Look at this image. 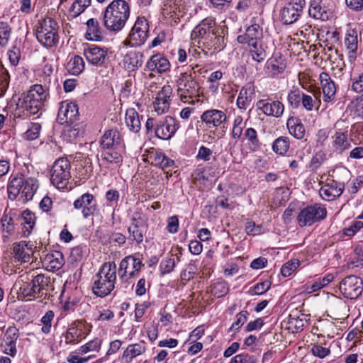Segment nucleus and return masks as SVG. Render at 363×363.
I'll return each mask as SVG.
<instances>
[{
    "label": "nucleus",
    "mask_w": 363,
    "mask_h": 363,
    "mask_svg": "<svg viewBox=\"0 0 363 363\" xmlns=\"http://www.w3.org/2000/svg\"><path fill=\"white\" fill-rule=\"evenodd\" d=\"M130 15L129 4L125 0H113L102 13L104 27L111 32H119L125 26Z\"/></svg>",
    "instance_id": "nucleus-1"
},
{
    "label": "nucleus",
    "mask_w": 363,
    "mask_h": 363,
    "mask_svg": "<svg viewBox=\"0 0 363 363\" xmlns=\"http://www.w3.org/2000/svg\"><path fill=\"white\" fill-rule=\"evenodd\" d=\"M38 188V182L34 177H25L20 172L12 175L7 186L8 197L15 200L21 194L23 202L31 200Z\"/></svg>",
    "instance_id": "nucleus-2"
},
{
    "label": "nucleus",
    "mask_w": 363,
    "mask_h": 363,
    "mask_svg": "<svg viewBox=\"0 0 363 363\" xmlns=\"http://www.w3.org/2000/svg\"><path fill=\"white\" fill-rule=\"evenodd\" d=\"M116 264L114 262L104 263L94 277L92 291L99 297H105L115 288L116 281Z\"/></svg>",
    "instance_id": "nucleus-3"
},
{
    "label": "nucleus",
    "mask_w": 363,
    "mask_h": 363,
    "mask_svg": "<svg viewBox=\"0 0 363 363\" xmlns=\"http://www.w3.org/2000/svg\"><path fill=\"white\" fill-rule=\"evenodd\" d=\"M58 30L57 21L52 18L46 17L40 21L36 26V38L45 47L54 46L59 40Z\"/></svg>",
    "instance_id": "nucleus-4"
},
{
    "label": "nucleus",
    "mask_w": 363,
    "mask_h": 363,
    "mask_svg": "<svg viewBox=\"0 0 363 363\" xmlns=\"http://www.w3.org/2000/svg\"><path fill=\"white\" fill-rule=\"evenodd\" d=\"M70 162L67 157H60L55 161L50 170V182L57 189H64L71 178Z\"/></svg>",
    "instance_id": "nucleus-5"
},
{
    "label": "nucleus",
    "mask_w": 363,
    "mask_h": 363,
    "mask_svg": "<svg viewBox=\"0 0 363 363\" xmlns=\"http://www.w3.org/2000/svg\"><path fill=\"white\" fill-rule=\"evenodd\" d=\"M177 94L182 101L193 98L198 95L200 86L191 72H182L176 81Z\"/></svg>",
    "instance_id": "nucleus-6"
},
{
    "label": "nucleus",
    "mask_w": 363,
    "mask_h": 363,
    "mask_svg": "<svg viewBox=\"0 0 363 363\" xmlns=\"http://www.w3.org/2000/svg\"><path fill=\"white\" fill-rule=\"evenodd\" d=\"M326 216V208L315 203L301 209L297 216V222L300 227L311 226L323 220Z\"/></svg>",
    "instance_id": "nucleus-7"
},
{
    "label": "nucleus",
    "mask_w": 363,
    "mask_h": 363,
    "mask_svg": "<svg viewBox=\"0 0 363 363\" xmlns=\"http://www.w3.org/2000/svg\"><path fill=\"white\" fill-rule=\"evenodd\" d=\"M149 32V24L145 17H138L132 28L129 35L123 43L131 47L140 46L145 43Z\"/></svg>",
    "instance_id": "nucleus-8"
},
{
    "label": "nucleus",
    "mask_w": 363,
    "mask_h": 363,
    "mask_svg": "<svg viewBox=\"0 0 363 363\" xmlns=\"http://www.w3.org/2000/svg\"><path fill=\"white\" fill-rule=\"evenodd\" d=\"M92 325L85 320L73 322L65 335V342L70 345L79 343L91 330Z\"/></svg>",
    "instance_id": "nucleus-9"
},
{
    "label": "nucleus",
    "mask_w": 363,
    "mask_h": 363,
    "mask_svg": "<svg viewBox=\"0 0 363 363\" xmlns=\"http://www.w3.org/2000/svg\"><path fill=\"white\" fill-rule=\"evenodd\" d=\"M306 5L305 0H290L280 11V18L282 23L290 25L297 21L302 15Z\"/></svg>",
    "instance_id": "nucleus-10"
},
{
    "label": "nucleus",
    "mask_w": 363,
    "mask_h": 363,
    "mask_svg": "<svg viewBox=\"0 0 363 363\" xmlns=\"http://www.w3.org/2000/svg\"><path fill=\"white\" fill-rule=\"evenodd\" d=\"M339 289L345 298L355 299L363 291V281L359 277L350 275L342 280Z\"/></svg>",
    "instance_id": "nucleus-11"
},
{
    "label": "nucleus",
    "mask_w": 363,
    "mask_h": 363,
    "mask_svg": "<svg viewBox=\"0 0 363 363\" xmlns=\"http://www.w3.org/2000/svg\"><path fill=\"white\" fill-rule=\"evenodd\" d=\"M179 128V123L173 117L167 116L160 119L155 128V135L162 140L172 138Z\"/></svg>",
    "instance_id": "nucleus-12"
},
{
    "label": "nucleus",
    "mask_w": 363,
    "mask_h": 363,
    "mask_svg": "<svg viewBox=\"0 0 363 363\" xmlns=\"http://www.w3.org/2000/svg\"><path fill=\"white\" fill-rule=\"evenodd\" d=\"M143 266L140 259L129 255L124 257L120 262L118 275L121 279H131L137 276Z\"/></svg>",
    "instance_id": "nucleus-13"
},
{
    "label": "nucleus",
    "mask_w": 363,
    "mask_h": 363,
    "mask_svg": "<svg viewBox=\"0 0 363 363\" xmlns=\"http://www.w3.org/2000/svg\"><path fill=\"white\" fill-rule=\"evenodd\" d=\"M345 121H337L334 128L336 129L335 134L332 136L333 146L339 153H342L348 150L351 145L348 140V127H343Z\"/></svg>",
    "instance_id": "nucleus-14"
},
{
    "label": "nucleus",
    "mask_w": 363,
    "mask_h": 363,
    "mask_svg": "<svg viewBox=\"0 0 363 363\" xmlns=\"http://www.w3.org/2000/svg\"><path fill=\"white\" fill-rule=\"evenodd\" d=\"M43 104L39 102L38 100L31 99L26 95L14 112V117L16 118L26 119L31 115H35L39 112L43 107Z\"/></svg>",
    "instance_id": "nucleus-15"
},
{
    "label": "nucleus",
    "mask_w": 363,
    "mask_h": 363,
    "mask_svg": "<svg viewBox=\"0 0 363 363\" xmlns=\"http://www.w3.org/2000/svg\"><path fill=\"white\" fill-rule=\"evenodd\" d=\"M73 206L75 209L82 210V216L85 218L97 214L99 211L96 201L94 196L89 193H85L76 199Z\"/></svg>",
    "instance_id": "nucleus-16"
},
{
    "label": "nucleus",
    "mask_w": 363,
    "mask_h": 363,
    "mask_svg": "<svg viewBox=\"0 0 363 363\" xmlns=\"http://www.w3.org/2000/svg\"><path fill=\"white\" fill-rule=\"evenodd\" d=\"M79 118L78 107L75 103L65 101L60 103L57 120L61 124L70 125Z\"/></svg>",
    "instance_id": "nucleus-17"
},
{
    "label": "nucleus",
    "mask_w": 363,
    "mask_h": 363,
    "mask_svg": "<svg viewBox=\"0 0 363 363\" xmlns=\"http://www.w3.org/2000/svg\"><path fill=\"white\" fill-rule=\"evenodd\" d=\"M218 28L215 18L207 17L194 28L191 33V38H199L198 43H201L206 40V38H208L212 33H215Z\"/></svg>",
    "instance_id": "nucleus-18"
},
{
    "label": "nucleus",
    "mask_w": 363,
    "mask_h": 363,
    "mask_svg": "<svg viewBox=\"0 0 363 363\" xmlns=\"http://www.w3.org/2000/svg\"><path fill=\"white\" fill-rule=\"evenodd\" d=\"M131 224L128 228L129 233L128 239L140 245L143 242L146 233V227L144 224V220L140 214H135L131 218Z\"/></svg>",
    "instance_id": "nucleus-19"
},
{
    "label": "nucleus",
    "mask_w": 363,
    "mask_h": 363,
    "mask_svg": "<svg viewBox=\"0 0 363 363\" xmlns=\"http://www.w3.org/2000/svg\"><path fill=\"white\" fill-rule=\"evenodd\" d=\"M258 109L267 116L280 118L284 112V105L279 101L260 99L257 103Z\"/></svg>",
    "instance_id": "nucleus-20"
},
{
    "label": "nucleus",
    "mask_w": 363,
    "mask_h": 363,
    "mask_svg": "<svg viewBox=\"0 0 363 363\" xmlns=\"http://www.w3.org/2000/svg\"><path fill=\"white\" fill-rule=\"evenodd\" d=\"M84 55L89 64L97 67L104 65L109 58L107 50L95 45L84 49Z\"/></svg>",
    "instance_id": "nucleus-21"
},
{
    "label": "nucleus",
    "mask_w": 363,
    "mask_h": 363,
    "mask_svg": "<svg viewBox=\"0 0 363 363\" xmlns=\"http://www.w3.org/2000/svg\"><path fill=\"white\" fill-rule=\"evenodd\" d=\"M37 298H49L50 291L54 290L53 281L50 277L39 274L33 278Z\"/></svg>",
    "instance_id": "nucleus-22"
},
{
    "label": "nucleus",
    "mask_w": 363,
    "mask_h": 363,
    "mask_svg": "<svg viewBox=\"0 0 363 363\" xmlns=\"http://www.w3.org/2000/svg\"><path fill=\"white\" fill-rule=\"evenodd\" d=\"M171 94L172 89L170 86H164L162 90L157 93L153 102L154 109L157 115L165 113L169 110Z\"/></svg>",
    "instance_id": "nucleus-23"
},
{
    "label": "nucleus",
    "mask_w": 363,
    "mask_h": 363,
    "mask_svg": "<svg viewBox=\"0 0 363 363\" xmlns=\"http://www.w3.org/2000/svg\"><path fill=\"white\" fill-rule=\"evenodd\" d=\"M263 40V30L259 24L248 26L245 32L238 36L237 41L240 44H251Z\"/></svg>",
    "instance_id": "nucleus-24"
},
{
    "label": "nucleus",
    "mask_w": 363,
    "mask_h": 363,
    "mask_svg": "<svg viewBox=\"0 0 363 363\" xmlns=\"http://www.w3.org/2000/svg\"><path fill=\"white\" fill-rule=\"evenodd\" d=\"M344 190V186L341 183L332 180L323 186L319 190L320 197L325 201H333L336 197L340 196Z\"/></svg>",
    "instance_id": "nucleus-25"
},
{
    "label": "nucleus",
    "mask_w": 363,
    "mask_h": 363,
    "mask_svg": "<svg viewBox=\"0 0 363 363\" xmlns=\"http://www.w3.org/2000/svg\"><path fill=\"white\" fill-rule=\"evenodd\" d=\"M225 113L220 110L211 109L203 113L201 119L209 128L219 126L226 120Z\"/></svg>",
    "instance_id": "nucleus-26"
},
{
    "label": "nucleus",
    "mask_w": 363,
    "mask_h": 363,
    "mask_svg": "<svg viewBox=\"0 0 363 363\" xmlns=\"http://www.w3.org/2000/svg\"><path fill=\"white\" fill-rule=\"evenodd\" d=\"M319 79L323 93L325 102H330L334 100L336 94V86L330 75L325 72L320 74Z\"/></svg>",
    "instance_id": "nucleus-27"
},
{
    "label": "nucleus",
    "mask_w": 363,
    "mask_h": 363,
    "mask_svg": "<svg viewBox=\"0 0 363 363\" xmlns=\"http://www.w3.org/2000/svg\"><path fill=\"white\" fill-rule=\"evenodd\" d=\"M43 266L49 271L59 270L65 264L62 253L60 251H53L46 254L42 259Z\"/></svg>",
    "instance_id": "nucleus-28"
},
{
    "label": "nucleus",
    "mask_w": 363,
    "mask_h": 363,
    "mask_svg": "<svg viewBox=\"0 0 363 363\" xmlns=\"http://www.w3.org/2000/svg\"><path fill=\"white\" fill-rule=\"evenodd\" d=\"M146 67L151 72L163 73L170 68L169 60L161 54H155L150 57L146 63Z\"/></svg>",
    "instance_id": "nucleus-29"
},
{
    "label": "nucleus",
    "mask_w": 363,
    "mask_h": 363,
    "mask_svg": "<svg viewBox=\"0 0 363 363\" xmlns=\"http://www.w3.org/2000/svg\"><path fill=\"white\" fill-rule=\"evenodd\" d=\"M13 290L16 291L18 297L28 299L38 298L33 279L30 282L23 280L17 281L13 285Z\"/></svg>",
    "instance_id": "nucleus-30"
},
{
    "label": "nucleus",
    "mask_w": 363,
    "mask_h": 363,
    "mask_svg": "<svg viewBox=\"0 0 363 363\" xmlns=\"http://www.w3.org/2000/svg\"><path fill=\"white\" fill-rule=\"evenodd\" d=\"M86 38L90 40L100 41L104 38V32L97 19L90 18L86 22Z\"/></svg>",
    "instance_id": "nucleus-31"
},
{
    "label": "nucleus",
    "mask_w": 363,
    "mask_h": 363,
    "mask_svg": "<svg viewBox=\"0 0 363 363\" xmlns=\"http://www.w3.org/2000/svg\"><path fill=\"white\" fill-rule=\"evenodd\" d=\"M143 55L139 52H129L123 60V67L128 72L137 70L143 64Z\"/></svg>",
    "instance_id": "nucleus-32"
},
{
    "label": "nucleus",
    "mask_w": 363,
    "mask_h": 363,
    "mask_svg": "<svg viewBox=\"0 0 363 363\" xmlns=\"http://www.w3.org/2000/svg\"><path fill=\"white\" fill-rule=\"evenodd\" d=\"M13 251L14 257L21 262H29L33 250L28 247L26 241H21L13 244Z\"/></svg>",
    "instance_id": "nucleus-33"
},
{
    "label": "nucleus",
    "mask_w": 363,
    "mask_h": 363,
    "mask_svg": "<svg viewBox=\"0 0 363 363\" xmlns=\"http://www.w3.org/2000/svg\"><path fill=\"white\" fill-rule=\"evenodd\" d=\"M201 43L208 50L220 51L225 46V38L222 33H220L219 28L212 33L208 38H206Z\"/></svg>",
    "instance_id": "nucleus-34"
},
{
    "label": "nucleus",
    "mask_w": 363,
    "mask_h": 363,
    "mask_svg": "<svg viewBox=\"0 0 363 363\" xmlns=\"http://www.w3.org/2000/svg\"><path fill=\"white\" fill-rule=\"evenodd\" d=\"M254 94L255 89L252 84L249 83L244 86L240 89L237 99L238 108L246 109L250 105Z\"/></svg>",
    "instance_id": "nucleus-35"
},
{
    "label": "nucleus",
    "mask_w": 363,
    "mask_h": 363,
    "mask_svg": "<svg viewBox=\"0 0 363 363\" xmlns=\"http://www.w3.org/2000/svg\"><path fill=\"white\" fill-rule=\"evenodd\" d=\"M286 68V65L281 57L269 58L264 66V71L268 77H274L282 73Z\"/></svg>",
    "instance_id": "nucleus-36"
},
{
    "label": "nucleus",
    "mask_w": 363,
    "mask_h": 363,
    "mask_svg": "<svg viewBox=\"0 0 363 363\" xmlns=\"http://www.w3.org/2000/svg\"><path fill=\"white\" fill-rule=\"evenodd\" d=\"M121 137L116 129L106 130L100 141L101 146L103 148L109 149L113 146L121 144Z\"/></svg>",
    "instance_id": "nucleus-37"
},
{
    "label": "nucleus",
    "mask_w": 363,
    "mask_h": 363,
    "mask_svg": "<svg viewBox=\"0 0 363 363\" xmlns=\"http://www.w3.org/2000/svg\"><path fill=\"white\" fill-rule=\"evenodd\" d=\"M248 51L252 60L257 63L262 62L267 57V46L263 40L247 45Z\"/></svg>",
    "instance_id": "nucleus-38"
},
{
    "label": "nucleus",
    "mask_w": 363,
    "mask_h": 363,
    "mask_svg": "<svg viewBox=\"0 0 363 363\" xmlns=\"http://www.w3.org/2000/svg\"><path fill=\"white\" fill-rule=\"evenodd\" d=\"M326 11L325 7L322 5L321 0H311L308 9L310 16L315 19L325 21L328 18Z\"/></svg>",
    "instance_id": "nucleus-39"
},
{
    "label": "nucleus",
    "mask_w": 363,
    "mask_h": 363,
    "mask_svg": "<svg viewBox=\"0 0 363 363\" xmlns=\"http://www.w3.org/2000/svg\"><path fill=\"white\" fill-rule=\"evenodd\" d=\"M286 125L291 135L297 139H301L305 135V128L299 118L290 117L287 120Z\"/></svg>",
    "instance_id": "nucleus-40"
},
{
    "label": "nucleus",
    "mask_w": 363,
    "mask_h": 363,
    "mask_svg": "<svg viewBox=\"0 0 363 363\" xmlns=\"http://www.w3.org/2000/svg\"><path fill=\"white\" fill-rule=\"evenodd\" d=\"M22 233L24 237H28L35 225L36 218L33 212L27 209L22 213Z\"/></svg>",
    "instance_id": "nucleus-41"
},
{
    "label": "nucleus",
    "mask_w": 363,
    "mask_h": 363,
    "mask_svg": "<svg viewBox=\"0 0 363 363\" xmlns=\"http://www.w3.org/2000/svg\"><path fill=\"white\" fill-rule=\"evenodd\" d=\"M125 123L130 131L138 133L140 130L141 123L138 113L134 108L126 111Z\"/></svg>",
    "instance_id": "nucleus-42"
},
{
    "label": "nucleus",
    "mask_w": 363,
    "mask_h": 363,
    "mask_svg": "<svg viewBox=\"0 0 363 363\" xmlns=\"http://www.w3.org/2000/svg\"><path fill=\"white\" fill-rule=\"evenodd\" d=\"M15 224L12 216L9 214H4L0 219V233L5 240L14 231Z\"/></svg>",
    "instance_id": "nucleus-43"
},
{
    "label": "nucleus",
    "mask_w": 363,
    "mask_h": 363,
    "mask_svg": "<svg viewBox=\"0 0 363 363\" xmlns=\"http://www.w3.org/2000/svg\"><path fill=\"white\" fill-rule=\"evenodd\" d=\"M345 45L347 50L352 54L355 53L358 48V32L355 29L347 30L345 38Z\"/></svg>",
    "instance_id": "nucleus-44"
},
{
    "label": "nucleus",
    "mask_w": 363,
    "mask_h": 363,
    "mask_svg": "<svg viewBox=\"0 0 363 363\" xmlns=\"http://www.w3.org/2000/svg\"><path fill=\"white\" fill-rule=\"evenodd\" d=\"M26 95L31 99L38 100L39 102L44 104L48 96V92L41 84H35L28 91Z\"/></svg>",
    "instance_id": "nucleus-45"
},
{
    "label": "nucleus",
    "mask_w": 363,
    "mask_h": 363,
    "mask_svg": "<svg viewBox=\"0 0 363 363\" xmlns=\"http://www.w3.org/2000/svg\"><path fill=\"white\" fill-rule=\"evenodd\" d=\"M301 91L298 87H293L287 95V102L289 106L293 109H297L301 106Z\"/></svg>",
    "instance_id": "nucleus-46"
},
{
    "label": "nucleus",
    "mask_w": 363,
    "mask_h": 363,
    "mask_svg": "<svg viewBox=\"0 0 363 363\" xmlns=\"http://www.w3.org/2000/svg\"><path fill=\"white\" fill-rule=\"evenodd\" d=\"M290 140L288 137H279L276 139L272 145L273 150L280 155H285L289 149Z\"/></svg>",
    "instance_id": "nucleus-47"
},
{
    "label": "nucleus",
    "mask_w": 363,
    "mask_h": 363,
    "mask_svg": "<svg viewBox=\"0 0 363 363\" xmlns=\"http://www.w3.org/2000/svg\"><path fill=\"white\" fill-rule=\"evenodd\" d=\"M12 28L7 22L0 21V46L6 48L10 41Z\"/></svg>",
    "instance_id": "nucleus-48"
},
{
    "label": "nucleus",
    "mask_w": 363,
    "mask_h": 363,
    "mask_svg": "<svg viewBox=\"0 0 363 363\" xmlns=\"http://www.w3.org/2000/svg\"><path fill=\"white\" fill-rule=\"evenodd\" d=\"M146 350V347L143 343H135L128 345L123 352V357H130L131 360L133 358L142 354Z\"/></svg>",
    "instance_id": "nucleus-49"
},
{
    "label": "nucleus",
    "mask_w": 363,
    "mask_h": 363,
    "mask_svg": "<svg viewBox=\"0 0 363 363\" xmlns=\"http://www.w3.org/2000/svg\"><path fill=\"white\" fill-rule=\"evenodd\" d=\"M244 138L249 141L251 149L253 151H256L259 147L261 144L258 139L257 131L254 128H247L244 133Z\"/></svg>",
    "instance_id": "nucleus-50"
},
{
    "label": "nucleus",
    "mask_w": 363,
    "mask_h": 363,
    "mask_svg": "<svg viewBox=\"0 0 363 363\" xmlns=\"http://www.w3.org/2000/svg\"><path fill=\"white\" fill-rule=\"evenodd\" d=\"M69 70L72 74L77 75L81 73L84 68L83 58L80 56H74L69 63Z\"/></svg>",
    "instance_id": "nucleus-51"
},
{
    "label": "nucleus",
    "mask_w": 363,
    "mask_h": 363,
    "mask_svg": "<svg viewBox=\"0 0 363 363\" xmlns=\"http://www.w3.org/2000/svg\"><path fill=\"white\" fill-rule=\"evenodd\" d=\"M101 160L108 164H120L123 162V157L117 152L106 151L101 155Z\"/></svg>",
    "instance_id": "nucleus-52"
},
{
    "label": "nucleus",
    "mask_w": 363,
    "mask_h": 363,
    "mask_svg": "<svg viewBox=\"0 0 363 363\" xmlns=\"http://www.w3.org/2000/svg\"><path fill=\"white\" fill-rule=\"evenodd\" d=\"M335 54L338 57V60L337 62L334 61V65H332L333 76L335 78H341L343 75V69L345 67V62L343 60V55L342 54H339L337 51H335Z\"/></svg>",
    "instance_id": "nucleus-53"
},
{
    "label": "nucleus",
    "mask_w": 363,
    "mask_h": 363,
    "mask_svg": "<svg viewBox=\"0 0 363 363\" xmlns=\"http://www.w3.org/2000/svg\"><path fill=\"white\" fill-rule=\"evenodd\" d=\"M40 130V124L38 123H31L28 129L23 133V138L27 140H35L39 137Z\"/></svg>",
    "instance_id": "nucleus-54"
},
{
    "label": "nucleus",
    "mask_w": 363,
    "mask_h": 363,
    "mask_svg": "<svg viewBox=\"0 0 363 363\" xmlns=\"http://www.w3.org/2000/svg\"><path fill=\"white\" fill-rule=\"evenodd\" d=\"M155 164L162 169L171 167L174 164V161L167 157L162 152H157L154 158Z\"/></svg>",
    "instance_id": "nucleus-55"
},
{
    "label": "nucleus",
    "mask_w": 363,
    "mask_h": 363,
    "mask_svg": "<svg viewBox=\"0 0 363 363\" xmlns=\"http://www.w3.org/2000/svg\"><path fill=\"white\" fill-rule=\"evenodd\" d=\"M54 318V313L52 311H48L41 318V323H43V327L41 328V331L44 334H48L51 331L52 328V321Z\"/></svg>",
    "instance_id": "nucleus-56"
},
{
    "label": "nucleus",
    "mask_w": 363,
    "mask_h": 363,
    "mask_svg": "<svg viewBox=\"0 0 363 363\" xmlns=\"http://www.w3.org/2000/svg\"><path fill=\"white\" fill-rule=\"evenodd\" d=\"M300 262L298 259H291L284 264L281 269V273L284 277H289L299 266Z\"/></svg>",
    "instance_id": "nucleus-57"
},
{
    "label": "nucleus",
    "mask_w": 363,
    "mask_h": 363,
    "mask_svg": "<svg viewBox=\"0 0 363 363\" xmlns=\"http://www.w3.org/2000/svg\"><path fill=\"white\" fill-rule=\"evenodd\" d=\"M10 82V75L6 69L3 67V71L1 74H0V98L3 97L9 85Z\"/></svg>",
    "instance_id": "nucleus-58"
},
{
    "label": "nucleus",
    "mask_w": 363,
    "mask_h": 363,
    "mask_svg": "<svg viewBox=\"0 0 363 363\" xmlns=\"http://www.w3.org/2000/svg\"><path fill=\"white\" fill-rule=\"evenodd\" d=\"M101 344V340L99 338H95L86 344L82 345L79 348L82 354H86L91 351H99Z\"/></svg>",
    "instance_id": "nucleus-59"
},
{
    "label": "nucleus",
    "mask_w": 363,
    "mask_h": 363,
    "mask_svg": "<svg viewBox=\"0 0 363 363\" xmlns=\"http://www.w3.org/2000/svg\"><path fill=\"white\" fill-rule=\"evenodd\" d=\"M248 315L249 313L247 311H240L238 314H237L235 321L232 324L231 327L229 328L228 330H238L247 321Z\"/></svg>",
    "instance_id": "nucleus-60"
},
{
    "label": "nucleus",
    "mask_w": 363,
    "mask_h": 363,
    "mask_svg": "<svg viewBox=\"0 0 363 363\" xmlns=\"http://www.w3.org/2000/svg\"><path fill=\"white\" fill-rule=\"evenodd\" d=\"M91 4V0H75L71 6V11L75 16L82 13Z\"/></svg>",
    "instance_id": "nucleus-61"
},
{
    "label": "nucleus",
    "mask_w": 363,
    "mask_h": 363,
    "mask_svg": "<svg viewBox=\"0 0 363 363\" xmlns=\"http://www.w3.org/2000/svg\"><path fill=\"white\" fill-rule=\"evenodd\" d=\"M228 292V288L225 282H217L212 286L211 293L214 296L220 298L227 294Z\"/></svg>",
    "instance_id": "nucleus-62"
},
{
    "label": "nucleus",
    "mask_w": 363,
    "mask_h": 363,
    "mask_svg": "<svg viewBox=\"0 0 363 363\" xmlns=\"http://www.w3.org/2000/svg\"><path fill=\"white\" fill-rule=\"evenodd\" d=\"M162 11L164 15L172 16L173 14L177 13V11H179V6L175 0H169L164 4Z\"/></svg>",
    "instance_id": "nucleus-63"
},
{
    "label": "nucleus",
    "mask_w": 363,
    "mask_h": 363,
    "mask_svg": "<svg viewBox=\"0 0 363 363\" xmlns=\"http://www.w3.org/2000/svg\"><path fill=\"white\" fill-rule=\"evenodd\" d=\"M196 271V265L194 262H190L187 264L186 269L182 272L181 279L184 281H189L194 278Z\"/></svg>",
    "instance_id": "nucleus-64"
}]
</instances>
